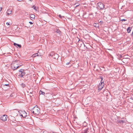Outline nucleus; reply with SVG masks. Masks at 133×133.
I'll use <instances>...</instances> for the list:
<instances>
[{
  "label": "nucleus",
  "mask_w": 133,
  "mask_h": 133,
  "mask_svg": "<svg viewBox=\"0 0 133 133\" xmlns=\"http://www.w3.org/2000/svg\"><path fill=\"white\" fill-rule=\"evenodd\" d=\"M19 61H15L13 62L12 64L11 67L12 69L14 70H15L19 66H21V65L19 66Z\"/></svg>",
  "instance_id": "f257e3e1"
},
{
  "label": "nucleus",
  "mask_w": 133,
  "mask_h": 133,
  "mask_svg": "<svg viewBox=\"0 0 133 133\" xmlns=\"http://www.w3.org/2000/svg\"><path fill=\"white\" fill-rule=\"evenodd\" d=\"M39 109L36 106L34 107L32 110V112L34 114L38 115L40 113Z\"/></svg>",
  "instance_id": "f03ea898"
},
{
  "label": "nucleus",
  "mask_w": 133,
  "mask_h": 133,
  "mask_svg": "<svg viewBox=\"0 0 133 133\" xmlns=\"http://www.w3.org/2000/svg\"><path fill=\"white\" fill-rule=\"evenodd\" d=\"M97 6L98 9L102 10L104 8V5L101 2H99L97 4Z\"/></svg>",
  "instance_id": "7ed1b4c3"
},
{
  "label": "nucleus",
  "mask_w": 133,
  "mask_h": 133,
  "mask_svg": "<svg viewBox=\"0 0 133 133\" xmlns=\"http://www.w3.org/2000/svg\"><path fill=\"white\" fill-rule=\"evenodd\" d=\"M3 88L5 90H6L8 89V88L10 87L9 85V84H3Z\"/></svg>",
  "instance_id": "20e7f679"
},
{
  "label": "nucleus",
  "mask_w": 133,
  "mask_h": 133,
  "mask_svg": "<svg viewBox=\"0 0 133 133\" xmlns=\"http://www.w3.org/2000/svg\"><path fill=\"white\" fill-rule=\"evenodd\" d=\"M17 112L19 113V114H21V112H22V113L23 114V115L24 116V117H26L27 116V113L26 112L24 111H17Z\"/></svg>",
  "instance_id": "39448f33"
},
{
  "label": "nucleus",
  "mask_w": 133,
  "mask_h": 133,
  "mask_svg": "<svg viewBox=\"0 0 133 133\" xmlns=\"http://www.w3.org/2000/svg\"><path fill=\"white\" fill-rule=\"evenodd\" d=\"M6 116V115H3L1 117V119L3 121H6L7 120Z\"/></svg>",
  "instance_id": "423d86ee"
},
{
  "label": "nucleus",
  "mask_w": 133,
  "mask_h": 133,
  "mask_svg": "<svg viewBox=\"0 0 133 133\" xmlns=\"http://www.w3.org/2000/svg\"><path fill=\"white\" fill-rule=\"evenodd\" d=\"M104 84L103 83H100L98 86V90H101L103 87L104 86Z\"/></svg>",
  "instance_id": "0eeeda50"
},
{
  "label": "nucleus",
  "mask_w": 133,
  "mask_h": 133,
  "mask_svg": "<svg viewBox=\"0 0 133 133\" xmlns=\"http://www.w3.org/2000/svg\"><path fill=\"white\" fill-rule=\"evenodd\" d=\"M25 73L24 72H23L22 73L20 74L19 76L20 77H23V76H24L25 74Z\"/></svg>",
  "instance_id": "6e6552de"
},
{
  "label": "nucleus",
  "mask_w": 133,
  "mask_h": 133,
  "mask_svg": "<svg viewBox=\"0 0 133 133\" xmlns=\"http://www.w3.org/2000/svg\"><path fill=\"white\" fill-rule=\"evenodd\" d=\"M14 45L16 47L18 46L19 48H21V45L19 44H17L16 43H14Z\"/></svg>",
  "instance_id": "1a4fd4ad"
},
{
  "label": "nucleus",
  "mask_w": 133,
  "mask_h": 133,
  "mask_svg": "<svg viewBox=\"0 0 133 133\" xmlns=\"http://www.w3.org/2000/svg\"><path fill=\"white\" fill-rule=\"evenodd\" d=\"M56 32L57 33H59L60 35L61 34V32L59 29H57Z\"/></svg>",
  "instance_id": "9d476101"
},
{
  "label": "nucleus",
  "mask_w": 133,
  "mask_h": 133,
  "mask_svg": "<svg viewBox=\"0 0 133 133\" xmlns=\"http://www.w3.org/2000/svg\"><path fill=\"white\" fill-rule=\"evenodd\" d=\"M11 11L10 9H8L6 12L8 15H9L11 14Z\"/></svg>",
  "instance_id": "9b49d317"
},
{
  "label": "nucleus",
  "mask_w": 133,
  "mask_h": 133,
  "mask_svg": "<svg viewBox=\"0 0 133 133\" xmlns=\"http://www.w3.org/2000/svg\"><path fill=\"white\" fill-rule=\"evenodd\" d=\"M100 78L101 79V83H103V84H104V81H103V77L102 76H100Z\"/></svg>",
  "instance_id": "f8f14e48"
},
{
  "label": "nucleus",
  "mask_w": 133,
  "mask_h": 133,
  "mask_svg": "<svg viewBox=\"0 0 133 133\" xmlns=\"http://www.w3.org/2000/svg\"><path fill=\"white\" fill-rule=\"evenodd\" d=\"M30 17L31 18L34 19L35 17V16L34 14H31L30 15Z\"/></svg>",
  "instance_id": "ddd939ff"
},
{
  "label": "nucleus",
  "mask_w": 133,
  "mask_h": 133,
  "mask_svg": "<svg viewBox=\"0 0 133 133\" xmlns=\"http://www.w3.org/2000/svg\"><path fill=\"white\" fill-rule=\"evenodd\" d=\"M21 87L23 88H24L25 87H26V85L25 84L22 83L21 84Z\"/></svg>",
  "instance_id": "4468645a"
},
{
  "label": "nucleus",
  "mask_w": 133,
  "mask_h": 133,
  "mask_svg": "<svg viewBox=\"0 0 133 133\" xmlns=\"http://www.w3.org/2000/svg\"><path fill=\"white\" fill-rule=\"evenodd\" d=\"M127 32L128 33H129L131 31L130 28V27H129L127 29Z\"/></svg>",
  "instance_id": "2eb2a0df"
},
{
  "label": "nucleus",
  "mask_w": 133,
  "mask_h": 133,
  "mask_svg": "<svg viewBox=\"0 0 133 133\" xmlns=\"http://www.w3.org/2000/svg\"><path fill=\"white\" fill-rule=\"evenodd\" d=\"M88 129V128H86V129H85L84 130L83 132V133H87Z\"/></svg>",
  "instance_id": "dca6fc26"
},
{
  "label": "nucleus",
  "mask_w": 133,
  "mask_h": 133,
  "mask_svg": "<svg viewBox=\"0 0 133 133\" xmlns=\"http://www.w3.org/2000/svg\"><path fill=\"white\" fill-rule=\"evenodd\" d=\"M39 93H40V94H42V95H45L44 94H45V93L43 91H40Z\"/></svg>",
  "instance_id": "f3484780"
},
{
  "label": "nucleus",
  "mask_w": 133,
  "mask_h": 133,
  "mask_svg": "<svg viewBox=\"0 0 133 133\" xmlns=\"http://www.w3.org/2000/svg\"><path fill=\"white\" fill-rule=\"evenodd\" d=\"M124 121L123 120H120L118 122L120 123H123L124 122Z\"/></svg>",
  "instance_id": "a211bd4d"
},
{
  "label": "nucleus",
  "mask_w": 133,
  "mask_h": 133,
  "mask_svg": "<svg viewBox=\"0 0 133 133\" xmlns=\"http://www.w3.org/2000/svg\"><path fill=\"white\" fill-rule=\"evenodd\" d=\"M19 72H20L21 74V73L23 72H24V70H23V69H21L20 70H19Z\"/></svg>",
  "instance_id": "6ab92c4d"
},
{
  "label": "nucleus",
  "mask_w": 133,
  "mask_h": 133,
  "mask_svg": "<svg viewBox=\"0 0 133 133\" xmlns=\"http://www.w3.org/2000/svg\"><path fill=\"white\" fill-rule=\"evenodd\" d=\"M120 21H122V22L124 21H127V19H120Z\"/></svg>",
  "instance_id": "aec40b11"
},
{
  "label": "nucleus",
  "mask_w": 133,
  "mask_h": 133,
  "mask_svg": "<svg viewBox=\"0 0 133 133\" xmlns=\"http://www.w3.org/2000/svg\"><path fill=\"white\" fill-rule=\"evenodd\" d=\"M32 8H33L34 10H35L36 11L37 10V9H36V7H35V5H34L32 7Z\"/></svg>",
  "instance_id": "412c9836"
},
{
  "label": "nucleus",
  "mask_w": 133,
  "mask_h": 133,
  "mask_svg": "<svg viewBox=\"0 0 133 133\" xmlns=\"http://www.w3.org/2000/svg\"><path fill=\"white\" fill-rule=\"evenodd\" d=\"M56 55V57H54V58H55V59H56V58H57L58 57V55H57V54H56L55 55Z\"/></svg>",
  "instance_id": "4be33fe9"
},
{
  "label": "nucleus",
  "mask_w": 133,
  "mask_h": 133,
  "mask_svg": "<svg viewBox=\"0 0 133 133\" xmlns=\"http://www.w3.org/2000/svg\"><path fill=\"white\" fill-rule=\"evenodd\" d=\"M59 16L61 18H62V17H63V16H61L60 15H59Z\"/></svg>",
  "instance_id": "5701e85b"
},
{
  "label": "nucleus",
  "mask_w": 133,
  "mask_h": 133,
  "mask_svg": "<svg viewBox=\"0 0 133 133\" xmlns=\"http://www.w3.org/2000/svg\"><path fill=\"white\" fill-rule=\"evenodd\" d=\"M20 116L22 117H24V116L23 115V114H21V115H20Z\"/></svg>",
  "instance_id": "b1692460"
},
{
  "label": "nucleus",
  "mask_w": 133,
  "mask_h": 133,
  "mask_svg": "<svg viewBox=\"0 0 133 133\" xmlns=\"http://www.w3.org/2000/svg\"><path fill=\"white\" fill-rule=\"evenodd\" d=\"M2 8L1 7H0V11L2 10Z\"/></svg>",
  "instance_id": "393cba45"
},
{
  "label": "nucleus",
  "mask_w": 133,
  "mask_h": 133,
  "mask_svg": "<svg viewBox=\"0 0 133 133\" xmlns=\"http://www.w3.org/2000/svg\"><path fill=\"white\" fill-rule=\"evenodd\" d=\"M70 63V62H68L67 63H66V65H68L69 64V63Z\"/></svg>",
  "instance_id": "a878e982"
},
{
  "label": "nucleus",
  "mask_w": 133,
  "mask_h": 133,
  "mask_svg": "<svg viewBox=\"0 0 133 133\" xmlns=\"http://www.w3.org/2000/svg\"><path fill=\"white\" fill-rule=\"evenodd\" d=\"M29 23L31 24H33L32 23V22H30Z\"/></svg>",
  "instance_id": "bb28decb"
},
{
  "label": "nucleus",
  "mask_w": 133,
  "mask_h": 133,
  "mask_svg": "<svg viewBox=\"0 0 133 133\" xmlns=\"http://www.w3.org/2000/svg\"><path fill=\"white\" fill-rule=\"evenodd\" d=\"M6 24L8 25H10L8 23H6Z\"/></svg>",
  "instance_id": "cd10ccee"
},
{
  "label": "nucleus",
  "mask_w": 133,
  "mask_h": 133,
  "mask_svg": "<svg viewBox=\"0 0 133 133\" xmlns=\"http://www.w3.org/2000/svg\"><path fill=\"white\" fill-rule=\"evenodd\" d=\"M18 1H19V2H20V1H21L22 0H17Z\"/></svg>",
  "instance_id": "c85d7f7f"
},
{
  "label": "nucleus",
  "mask_w": 133,
  "mask_h": 133,
  "mask_svg": "<svg viewBox=\"0 0 133 133\" xmlns=\"http://www.w3.org/2000/svg\"><path fill=\"white\" fill-rule=\"evenodd\" d=\"M12 119H15V118L14 117H12Z\"/></svg>",
  "instance_id": "c756f323"
},
{
  "label": "nucleus",
  "mask_w": 133,
  "mask_h": 133,
  "mask_svg": "<svg viewBox=\"0 0 133 133\" xmlns=\"http://www.w3.org/2000/svg\"><path fill=\"white\" fill-rule=\"evenodd\" d=\"M80 42H79V40L78 41V43H79Z\"/></svg>",
  "instance_id": "7c9ffc66"
},
{
  "label": "nucleus",
  "mask_w": 133,
  "mask_h": 133,
  "mask_svg": "<svg viewBox=\"0 0 133 133\" xmlns=\"http://www.w3.org/2000/svg\"><path fill=\"white\" fill-rule=\"evenodd\" d=\"M30 1H32V0H30Z\"/></svg>",
  "instance_id": "2f4dec72"
},
{
  "label": "nucleus",
  "mask_w": 133,
  "mask_h": 133,
  "mask_svg": "<svg viewBox=\"0 0 133 133\" xmlns=\"http://www.w3.org/2000/svg\"><path fill=\"white\" fill-rule=\"evenodd\" d=\"M84 46H85V45H84Z\"/></svg>",
  "instance_id": "473e14b6"
},
{
  "label": "nucleus",
  "mask_w": 133,
  "mask_h": 133,
  "mask_svg": "<svg viewBox=\"0 0 133 133\" xmlns=\"http://www.w3.org/2000/svg\"><path fill=\"white\" fill-rule=\"evenodd\" d=\"M35 54L36 55V54Z\"/></svg>",
  "instance_id": "72a5a7b5"
}]
</instances>
